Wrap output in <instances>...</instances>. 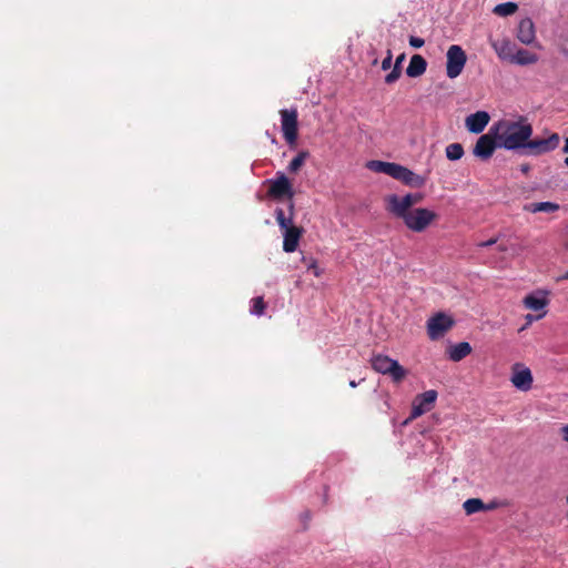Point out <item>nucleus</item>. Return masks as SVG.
Segmentation results:
<instances>
[{
    "label": "nucleus",
    "mask_w": 568,
    "mask_h": 568,
    "mask_svg": "<svg viewBox=\"0 0 568 568\" xmlns=\"http://www.w3.org/2000/svg\"><path fill=\"white\" fill-rule=\"evenodd\" d=\"M494 136L499 140V148L516 151L524 149L528 139L532 135V125L527 118L519 116L518 120H501L491 126Z\"/></svg>",
    "instance_id": "f257e3e1"
},
{
    "label": "nucleus",
    "mask_w": 568,
    "mask_h": 568,
    "mask_svg": "<svg viewBox=\"0 0 568 568\" xmlns=\"http://www.w3.org/2000/svg\"><path fill=\"white\" fill-rule=\"evenodd\" d=\"M281 115V129L283 136L287 144L292 148L295 146L298 136V112L296 108L282 109Z\"/></svg>",
    "instance_id": "f03ea898"
},
{
    "label": "nucleus",
    "mask_w": 568,
    "mask_h": 568,
    "mask_svg": "<svg viewBox=\"0 0 568 568\" xmlns=\"http://www.w3.org/2000/svg\"><path fill=\"white\" fill-rule=\"evenodd\" d=\"M372 367L381 374L389 375L392 379L399 383L404 379L406 371L396 359L386 355H376L372 358Z\"/></svg>",
    "instance_id": "7ed1b4c3"
},
{
    "label": "nucleus",
    "mask_w": 568,
    "mask_h": 568,
    "mask_svg": "<svg viewBox=\"0 0 568 568\" xmlns=\"http://www.w3.org/2000/svg\"><path fill=\"white\" fill-rule=\"evenodd\" d=\"M268 184L267 195L274 200L287 199L288 203L293 201L294 190L291 181L283 172H277L274 179L265 181Z\"/></svg>",
    "instance_id": "20e7f679"
},
{
    "label": "nucleus",
    "mask_w": 568,
    "mask_h": 568,
    "mask_svg": "<svg viewBox=\"0 0 568 568\" xmlns=\"http://www.w3.org/2000/svg\"><path fill=\"white\" fill-rule=\"evenodd\" d=\"M437 217L436 213L425 209L417 207L410 211L409 214L404 216L402 220L407 229L413 232H423L425 231Z\"/></svg>",
    "instance_id": "39448f33"
},
{
    "label": "nucleus",
    "mask_w": 568,
    "mask_h": 568,
    "mask_svg": "<svg viewBox=\"0 0 568 568\" xmlns=\"http://www.w3.org/2000/svg\"><path fill=\"white\" fill-rule=\"evenodd\" d=\"M446 58V74L449 79H455L465 68L467 62L466 52L460 45L453 44L448 48Z\"/></svg>",
    "instance_id": "423d86ee"
},
{
    "label": "nucleus",
    "mask_w": 568,
    "mask_h": 568,
    "mask_svg": "<svg viewBox=\"0 0 568 568\" xmlns=\"http://www.w3.org/2000/svg\"><path fill=\"white\" fill-rule=\"evenodd\" d=\"M559 141L560 139L557 133L550 134L547 139H528L521 152L525 155L537 156L556 150Z\"/></svg>",
    "instance_id": "0eeeda50"
},
{
    "label": "nucleus",
    "mask_w": 568,
    "mask_h": 568,
    "mask_svg": "<svg viewBox=\"0 0 568 568\" xmlns=\"http://www.w3.org/2000/svg\"><path fill=\"white\" fill-rule=\"evenodd\" d=\"M455 321L452 316L439 312L427 321V334L432 341L442 338L453 326Z\"/></svg>",
    "instance_id": "6e6552de"
},
{
    "label": "nucleus",
    "mask_w": 568,
    "mask_h": 568,
    "mask_svg": "<svg viewBox=\"0 0 568 568\" xmlns=\"http://www.w3.org/2000/svg\"><path fill=\"white\" fill-rule=\"evenodd\" d=\"M420 194H406L403 197H399L396 194H393L388 197V210L396 217L403 219L407 214L410 213L409 210L416 202L420 201Z\"/></svg>",
    "instance_id": "1a4fd4ad"
},
{
    "label": "nucleus",
    "mask_w": 568,
    "mask_h": 568,
    "mask_svg": "<svg viewBox=\"0 0 568 568\" xmlns=\"http://www.w3.org/2000/svg\"><path fill=\"white\" fill-rule=\"evenodd\" d=\"M499 148V140L494 136L491 128L488 133L479 136L477 140L473 153L475 156L481 160H488L491 158L494 151Z\"/></svg>",
    "instance_id": "9d476101"
},
{
    "label": "nucleus",
    "mask_w": 568,
    "mask_h": 568,
    "mask_svg": "<svg viewBox=\"0 0 568 568\" xmlns=\"http://www.w3.org/2000/svg\"><path fill=\"white\" fill-rule=\"evenodd\" d=\"M513 385L523 392H527L532 386V374L528 367H523L519 364L514 366V373L510 378Z\"/></svg>",
    "instance_id": "9b49d317"
},
{
    "label": "nucleus",
    "mask_w": 568,
    "mask_h": 568,
    "mask_svg": "<svg viewBox=\"0 0 568 568\" xmlns=\"http://www.w3.org/2000/svg\"><path fill=\"white\" fill-rule=\"evenodd\" d=\"M367 168L374 172L377 173H384L395 180L399 181V176L402 174V171L404 169L403 165L393 163V162H385L379 160H373L367 163Z\"/></svg>",
    "instance_id": "f8f14e48"
},
{
    "label": "nucleus",
    "mask_w": 568,
    "mask_h": 568,
    "mask_svg": "<svg viewBox=\"0 0 568 568\" xmlns=\"http://www.w3.org/2000/svg\"><path fill=\"white\" fill-rule=\"evenodd\" d=\"M489 114L486 111H477L466 118L465 124L470 133H481L489 122Z\"/></svg>",
    "instance_id": "ddd939ff"
},
{
    "label": "nucleus",
    "mask_w": 568,
    "mask_h": 568,
    "mask_svg": "<svg viewBox=\"0 0 568 568\" xmlns=\"http://www.w3.org/2000/svg\"><path fill=\"white\" fill-rule=\"evenodd\" d=\"M517 39L523 44H531L536 39L535 23L530 18H524L518 23Z\"/></svg>",
    "instance_id": "4468645a"
},
{
    "label": "nucleus",
    "mask_w": 568,
    "mask_h": 568,
    "mask_svg": "<svg viewBox=\"0 0 568 568\" xmlns=\"http://www.w3.org/2000/svg\"><path fill=\"white\" fill-rule=\"evenodd\" d=\"M490 45L495 50L496 54L501 60L511 61L516 45L509 39L494 40L490 41Z\"/></svg>",
    "instance_id": "2eb2a0df"
},
{
    "label": "nucleus",
    "mask_w": 568,
    "mask_h": 568,
    "mask_svg": "<svg viewBox=\"0 0 568 568\" xmlns=\"http://www.w3.org/2000/svg\"><path fill=\"white\" fill-rule=\"evenodd\" d=\"M302 234H303V230L297 226H294V227H291V229H287L286 231H284L283 232V237H284L283 250H284V252H286V253L295 252L298 246V242H300Z\"/></svg>",
    "instance_id": "dca6fc26"
},
{
    "label": "nucleus",
    "mask_w": 568,
    "mask_h": 568,
    "mask_svg": "<svg viewBox=\"0 0 568 568\" xmlns=\"http://www.w3.org/2000/svg\"><path fill=\"white\" fill-rule=\"evenodd\" d=\"M427 61L420 54H414L406 68V74L409 78H417L425 73Z\"/></svg>",
    "instance_id": "f3484780"
},
{
    "label": "nucleus",
    "mask_w": 568,
    "mask_h": 568,
    "mask_svg": "<svg viewBox=\"0 0 568 568\" xmlns=\"http://www.w3.org/2000/svg\"><path fill=\"white\" fill-rule=\"evenodd\" d=\"M399 181L410 187H422L426 184L427 178L416 174L408 168L404 166Z\"/></svg>",
    "instance_id": "a211bd4d"
},
{
    "label": "nucleus",
    "mask_w": 568,
    "mask_h": 568,
    "mask_svg": "<svg viewBox=\"0 0 568 568\" xmlns=\"http://www.w3.org/2000/svg\"><path fill=\"white\" fill-rule=\"evenodd\" d=\"M293 216H294V202L291 201L288 203V215H285V212L283 209L277 207L275 210V220L281 227V230L286 231L287 229L294 227L293 225Z\"/></svg>",
    "instance_id": "6ab92c4d"
},
{
    "label": "nucleus",
    "mask_w": 568,
    "mask_h": 568,
    "mask_svg": "<svg viewBox=\"0 0 568 568\" xmlns=\"http://www.w3.org/2000/svg\"><path fill=\"white\" fill-rule=\"evenodd\" d=\"M448 357L453 362H459L471 353V346L468 342H460L448 348Z\"/></svg>",
    "instance_id": "aec40b11"
},
{
    "label": "nucleus",
    "mask_w": 568,
    "mask_h": 568,
    "mask_svg": "<svg viewBox=\"0 0 568 568\" xmlns=\"http://www.w3.org/2000/svg\"><path fill=\"white\" fill-rule=\"evenodd\" d=\"M524 211L529 213H538V212H545V213H554L557 212L560 206L559 204L555 202H534V203H527L524 205Z\"/></svg>",
    "instance_id": "412c9836"
},
{
    "label": "nucleus",
    "mask_w": 568,
    "mask_h": 568,
    "mask_svg": "<svg viewBox=\"0 0 568 568\" xmlns=\"http://www.w3.org/2000/svg\"><path fill=\"white\" fill-rule=\"evenodd\" d=\"M538 61V55L534 52H530L526 49L515 50L514 57L511 59V63L518 65H529L534 64Z\"/></svg>",
    "instance_id": "4be33fe9"
},
{
    "label": "nucleus",
    "mask_w": 568,
    "mask_h": 568,
    "mask_svg": "<svg viewBox=\"0 0 568 568\" xmlns=\"http://www.w3.org/2000/svg\"><path fill=\"white\" fill-rule=\"evenodd\" d=\"M524 305L529 310L540 311L547 305V300L536 294H529L524 298Z\"/></svg>",
    "instance_id": "5701e85b"
},
{
    "label": "nucleus",
    "mask_w": 568,
    "mask_h": 568,
    "mask_svg": "<svg viewBox=\"0 0 568 568\" xmlns=\"http://www.w3.org/2000/svg\"><path fill=\"white\" fill-rule=\"evenodd\" d=\"M463 508L467 515L485 510V503L479 498H469L464 501Z\"/></svg>",
    "instance_id": "b1692460"
},
{
    "label": "nucleus",
    "mask_w": 568,
    "mask_h": 568,
    "mask_svg": "<svg viewBox=\"0 0 568 568\" xmlns=\"http://www.w3.org/2000/svg\"><path fill=\"white\" fill-rule=\"evenodd\" d=\"M518 9V6L517 3L515 2H504V3H499L497 4L493 12L497 16H500V17H508V16H511L514 14Z\"/></svg>",
    "instance_id": "393cba45"
},
{
    "label": "nucleus",
    "mask_w": 568,
    "mask_h": 568,
    "mask_svg": "<svg viewBox=\"0 0 568 568\" xmlns=\"http://www.w3.org/2000/svg\"><path fill=\"white\" fill-rule=\"evenodd\" d=\"M446 156L450 161L460 160L464 155V148L460 143H452L446 146Z\"/></svg>",
    "instance_id": "a878e982"
},
{
    "label": "nucleus",
    "mask_w": 568,
    "mask_h": 568,
    "mask_svg": "<svg viewBox=\"0 0 568 568\" xmlns=\"http://www.w3.org/2000/svg\"><path fill=\"white\" fill-rule=\"evenodd\" d=\"M416 399L430 410L437 399V392L434 389L426 390L417 395Z\"/></svg>",
    "instance_id": "bb28decb"
},
{
    "label": "nucleus",
    "mask_w": 568,
    "mask_h": 568,
    "mask_svg": "<svg viewBox=\"0 0 568 568\" xmlns=\"http://www.w3.org/2000/svg\"><path fill=\"white\" fill-rule=\"evenodd\" d=\"M310 156V153L307 151H301L297 153L296 156L292 159L290 162L287 169L290 172L294 173L297 172L303 164L305 163L306 159Z\"/></svg>",
    "instance_id": "cd10ccee"
},
{
    "label": "nucleus",
    "mask_w": 568,
    "mask_h": 568,
    "mask_svg": "<svg viewBox=\"0 0 568 568\" xmlns=\"http://www.w3.org/2000/svg\"><path fill=\"white\" fill-rule=\"evenodd\" d=\"M266 303L263 296H257L251 300L250 313L254 316H262L265 313Z\"/></svg>",
    "instance_id": "c85d7f7f"
},
{
    "label": "nucleus",
    "mask_w": 568,
    "mask_h": 568,
    "mask_svg": "<svg viewBox=\"0 0 568 568\" xmlns=\"http://www.w3.org/2000/svg\"><path fill=\"white\" fill-rule=\"evenodd\" d=\"M429 412L428 407L422 405L416 398L413 404L412 413H410V419L417 418L422 416L423 414Z\"/></svg>",
    "instance_id": "c756f323"
},
{
    "label": "nucleus",
    "mask_w": 568,
    "mask_h": 568,
    "mask_svg": "<svg viewBox=\"0 0 568 568\" xmlns=\"http://www.w3.org/2000/svg\"><path fill=\"white\" fill-rule=\"evenodd\" d=\"M429 412L428 407L422 405L416 398L413 404L412 413H410V419L417 418L422 416L423 414Z\"/></svg>",
    "instance_id": "7c9ffc66"
},
{
    "label": "nucleus",
    "mask_w": 568,
    "mask_h": 568,
    "mask_svg": "<svg viewBox=\"0 0 568 568\" xmlns=\"http://www.w3.org/2000/svg\"><path fill=\"white\" fill-rule=\"evenodd\" d=\"M402 75V68H397L393 65L392 71L385 77V83L393 84L395 83Z\"/></svg>",
    "instance_id": "2f4dec72"
},
{
    "label": "nucleus",
    "mask_w": 568,
    "mask_h": 568,
    "mask_svg": "<svg viewBox=\"0 0 568 568\" xmlns=\"http://www.w3.org/2000/svg\"><path fill=\"white\" fill-rule=\"evenodd\" d=\"M393 53L392 50H387L386 57L382 61V69L388 70L392 67Z\"/></svg>",
    "instance_id": "473e14b6"
},
{
    "label": "nucleus",
    "mask_w": 568,
    "mask_h": 568,
    "mask_svg": "<svg viewBox=\"0 0 568 568\" xmlns=\"http://www.w3.org/2000/svg\"><path fill=\"white\" fill-rule=\"evenodd\" d=\"M424 43H425V41L422 38L414 37V36L409 37V45L415 49L422 48L424 45Z\"/></svg>",
    "instance_id": "72a5a7b5"
},
{
    "label": "nucleus",
    "mask_w": 568,
    "mask_h": 568,
    "mask_svg": "<svg viewBox=\"0 0 568 568\" xmlns=\"http://www.w3.org/2000/svg\"><path fill=\"white\" fill-rule=\"evenodd\" d=\"M498 239L497 237H494V239H489L487 241H484V242H479L477 244L478 247H489V246H493L497 243Z\"/></svg>",
    "instance_id": "f704fd0d"
},
{
    "label": "nucleus",
    "mask_w": 568,
    "mask_h": 568,
    "mask_svg": "<svg viewBox=\"0 0 568 568\" xmlns=\"http://www.w3.org/2000/svg\"><path fill=\"white\" fill-rule=\"evenodd\" d=\"M308 270H313L315 276H320L321 275V271L317 267V264H316L315 261H312V263L308 265Z\"/></svg>",
    "instance_id": "c9c22d12"
},
{
    "label": "nucleus",
    "mask_w": 568,
    "mask_h": 568,
    "mask_svg": "<svg viewBox=\"0 0 568 568\" xmlns=\"http://www.w3.org/2000/svg\"><path fill=\"white\" fill-rule=\"evenodd\" d=\"M404 60H405V54L402 53L400 55H398L396 58L394 65L397 67V68H402V63H403Z\"/></svg>",
    "instance_id": "e433bc0d"
},
{
    "label": "nucleus",
    "mask_w": 568,
    "mask_h": 568,
    "mask_svg": "<svg viewBox=\"0 0 568 568\" xmlns=\"http://www.w3.org/2000/svg\"><path fill=\"white\" fill-rule=\"evenodd\" d=\"M562 439L568 443V424L561 427Z\"/></svg>",
    "instance_id": "4c0bfd02"
},
{
    "label": "nucleus",
    "mask_w": 568,
    "mask_h": 568,
    "mask_svg": "<svg viewBox=\"0 0 568 568\" xmlns=\"http://www.w3.org/2000/svg\"><path fill=\"white\" fill-rule=\"evenodd\" d=\"M497 507V503L496 501H491L489 504H485V510H491V509H495Z\"/></svg>",
    "instance_id": "58836bf2"
},
{
    "label": "nucleus",
    "mask_w": 568,
    "mask_h": 568,
    "mask_svg": "<svg viewBox=\"0 0 568 568\" xmlns=\"http://www.w3.org/2000/svg\"><path fill=\"white\" fill-rule=\"evenodd\" d=\"M302 519H303L304 521L310 520V519H311V513H310V511H305V513H303V514H302Z\"/></svg>",
    "instance_id": "ea45409f"
},
{
    "label": "nucleus",
    "mask_w": 568,
    "mask_h": 568,
    "mask_svg": "<svg viewBox=\"0 0 568 568\" xmlns=\"http://www.w3.org/2000/svg\"><path fill=\"white\" fill-rule=\"evenodd\" d=\"M266 135H267V138L271 140V142H272L273 144H276V143H277V140L275 139V136H273L272 134H270V132H268V131H266Z\"/></svg>",
    "instance_id": "a19ab883"
},
{
    "label": "nucleus",
    "mask_w": 568,
    "mask_h": 568,
    "mask_svg": "<svg viewBox=\"0 0 568 568\" xmlns=\"http://www.w3.org/2000/svg\"><path fill=\"white\" fill-rule=\"evenodd\" d=\"M564 153H568V138L565 140V145L562 149Z\"/></svg>",
    "instance_id": "79ce46f5"
},
{
    "label": "nucleus",
    "mask_w": 568,
    "mask_h": 568,
    "mask_svg": "<svg viewBox=\"0 0 568 568\" xmlns=\"http://www.w3.org/2000/svg\"><path fill=\"white\" fill-rule=\"evenodd\" d=\"M528 170H529V165L521 166V172L526 173V172H528Z\"/></svg>",
    "instance_id": "37998d69"
},
{
    "label": "nucleus",
    "mask_w": 568,
    "mask_h": 568,
    "mask_svg": "<svg viewBox=\"0 0 568 568\" xmlns=\"http://www.w3.org/2000/svg\"><path fill=\"white\" fill-rule=\"evenodd\" d=\"M349 386L354 388V387H356V386H357V383H356L355 381H351V382H349Z\"/></svg>",
    "instance_id": "c03bdc74"
},
{
    "label": "nucleus",
    "mask_w": 568,
    "mask_h": 568,
    "mask_svg": "<svg viewBox=\"0 0 568 568\" xmlns=\"http://www.w3.org/2000/svg\"><path fill=\"white\" fill-rule=\"evenodd\" d=\"M498 250H499L500 252H505V251H506V247H505V246H498Z\"/></svg>",
    "instance_id": "a18cd8bd"
},
{
    "label": "nucleus",
    "mask_w": 568,
    "mask_h": 568,
    "mask_svg": "<svg viewBox=\"0 0 568 568\" xmlns=\"http://www.w3.org/2000/svg\"><path fill=\"white\" fill-rule=\"evenodd\" d=\"M562 278L568 280V271L564 274Z\"/></svg>",
    "instance_id": "49530a36"
},
{
    "label": "nucleus",
    "mask_w": 568,
    "mask_h": 568,
    "mask_svg": "<svg viewBox=\"0 0 568 568\" xmlns=\"http://www.w3.org/2000/svg\"><path fill=\"white\" fill-rule=\"evenodd\" d=\"M565 164L568 166V156L565 159Z\"/></svg>",
    "instance_id": "de8ad7c7"
},
{
    "label": "nucleus",
    "mask_w": 568,
    "mask_h": 568,
    "mask_svg": "<svg viewBox=\"0 0 568 568\" xmlns=\"http://www.w3.org/2000/svg\"><path fill=\"white\" fill-rule=\"evenodd\" d=\"M566 518H567V520H568V510H567V514H566Z\"/></svg>",
    "instance_id": "09e8293b"
},
{
    "label": "nucleus",
    "mask_w": 568,
    "mask_h": 568,
    "mask_svg": "<svg viewBox=\"0 0 568 568\" xmlns=\"http://www.w3.org/2000/svg\"><path fill=\"white\" fill-rule=\"evenodd\" d=\"M566 501L568 503V496L566 497Z\"/></svg>",
    "instance_id": "8fccbe9b"
}]
</instances>
